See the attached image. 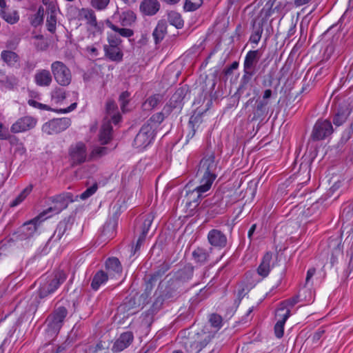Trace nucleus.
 I'll list each match as a JSON object with an SVG mask.
<instances>
[{
  "mask_svg": "<svg viewBox=\"0 0 353 353\" xmlns=\"http://www.w3.org/2000/svg\"><path fill=\"white\" fill-rule=\"evenodd\" d=\"M136 20L137 15L133 11L128 10L120 12L117 8L112 16L111 20L108 19L105 24L107 27L121 37L130 38L134 35V31L125 27H131Z\"/></svg>",
  "mask_w": 353,
  "mask_h": 353,
  "instance_id": "obj_1",
  "label": "nucleus"
},
{
  "mask_svg": "<svg viewBox=\"0 0 353 353\" xmlns=\"http://www.w3.org/2000/svg\"><path fill=\"white\" fill-rule=\"evenodd\" d=\"M179 343L186 353H199L211 341V336L205 332L182 331L178 336Z\"/></svg>",
  "mask_w": 353,
  "mask_h": 353,
  "instance_id": "obj_2",
  "label": "nucleus"
},
{
  "mask_svg": "<svg viewBox=\"0 0 353 353\" xmlns=\"http://www.w3.org/2000/svg\"><path fill=\"white\" fill-rule=\"evenodd\" d=\"M219 161L216 160L214 152H208L200 161L197 176L200 183L205 184V186L212 187V185L218 176Z\"/></svg>",
  "mask_w": 353,
  "mask_h": 353,
  "instance_id": "obj_3",
  "label": "nucleus"
},
{
  "mask_svg": "<svg viewBox=\"0 0 353 353\" xmlns=\"http://www.w3.org/2000/svg\"><path fill=\"white\" fill-rule=\"evenodd\" d=\"M260 59L259 50L247 52L243 62V74L241 79V87L248 85L256 72V65Z\"/></svg>",
  "mask_w": 353,
  "mask_h": 353,
  "instance_id": "obj_4",
  "label": "nucleus"
},
{
  "mask_svg": "<svg viewBox=\"0 0 353 353\" xmlns=\"http://www.w3.org/2000/svg\"><path fill=\"white\" fill-rule=\"evenodd\" d=\"M68 315V310L63 306L57 307L53 312L46 319L47 331L51 335H57Z\"/></svg>",
  "mask_w": 353,
  "mask_h": 353,
  "instance_id": "obj_5",
  "label": "nucleus"
},
{
  "mask_svg": "<svg viewBox=\"0 0 353 353\" xmlns=\"http://www.w3.org/2000/svg\"><path fill=\"white\" fill-rule=\"evenodd\" d=\"M68 158L71 166L75 167L89 161L86 145L79 141L70 145L68 148Z\"/></svg>",
  "mask_w": 353,
  "mask_h": 353,
  "instance_id": "obj_6",
  "label": "nucleus"
},
{
  "mask_svg": "<svg viewBox=\"0 0 353 353\" xmlns=\"http://www.w3.org/2000/svg\"><path fill=\"white\" fill-rule=\"evenodd\" d=\"M51 71L56 82L61 86H68L72 81L69 68L62 61H56L51 64Z\"/></svg>",
  "mask_w": 353,
  "mask_h": 353,
  "instance_id": "obj_7",
  "label": "nucleus"
},
{
  "mask_svg": "<svg viewBox=\"0 0 353 353\" xmlns=\"http://www.w3.org/2000/svg\"><path fill=\"white\" fill-rule=\"evenodd\" d=\"M65 279L66 276L63 272H57L52 279L43 283L40 286L39 289V298L44 299L54 293L59 288L60 285L65 281Z\"/></svg>",
  "mask_w": 353,
  "mask_h": 353,
  "instance_id": "obj_8",
  "label": "nucleus"
},
{
  "mask_svg": "<svg viewBox=\"0 0 353 353\" xmlns=\"http://www.w3.org/2000/svg\"><path fill=\"white\" fill-rule=\"evenodd\" d=\"M333 132L332 125L328 120H318L314 124L311 134L314 141H320L325 139Z\"/></svg>",
  "mask_w": 353,
  "mask_h": 353,
  "instance_id": "obj_9",
  "label": "nucleus"
},
{
  "mask_svg": "<svg viewBox=\"0 0 353 353\" xmlns=\"http://www.w3.org/2000/svg\"><path fill=\"white\" fill-rule=\"evenodd\" d=\"M154 134L151 127L143 125L134 139V146L139 149L145 148L150 144Z\"/></svg>",
  "mask_w": 353,
  "mask_h": 353,
  "instance_id": "obj_10",
  "label": "nucleus"
},
{
  "mask_svg": "<svg viewBox=\"0 0 353 353\" xmlns=\"http://www.w3.org/2000/svg\"><path fill=\"white\" fill-rule=\"evenodd\" d=\"M74 224V219L71 217H67L61 221L50 238V241L54 242L59 241L64 237V239L70 235V231Z\"/></svg>",
  "mask_w": 353,
  "mask_h": 353,
  "instance_id": "obj_11",
  "label": "nucleus"
},
{
  "mask_svg": "<svg viewBox=\"0 0 353 353\" xmlns=\"http://www.w3.org/2000/svg\"><path fill=\"white\" fill-rule=\"evenodd\" d=\"M37 123V119L33 117H22L11 125L10 131L14 134L25 132L33 129Z\"/></svg>",
  "mask_w": 353,
  "mask_h": 353,
  "instance_id": "obj_12",
  "label": "nucleus"
},
{
  "mask_svg": "<svg viewBox=\"0 0 353 353\" xmlns=\"http://www.w3.org/2000/svg\"><path fill=\"white\" fill-rule=\"evenodd\" d=\"M210 188L211 187L207 188L205 184L199 183V185L192 190H189L187 191L185 195L186 204L189 206L192 205L194 207L197 206L201 198L205 196L204 194L209 191Z\"/></svg>",
  "mask_w": 353,
  "mask_h": 353,
  "instance_id": "obj_13",
  "label": "nucleus"
},
{
  "mask_svg": "<svg viewBox=\"0 0 353 353\" xmlns=\"http://www.w3.org/2000/svg\"><path fill=\"white\" fill-rule=\"evenodd\" d=\"M272 95V90L266 89L263 93L262 99L256 100V105L253 111L254 115L252 120H257L265 114L266 112V108L270 103V99L271 98Z\"/></svg>",
  "mask_w": 353,
  "mask_h": 353,
  "instance_id": "obj_14",
  "label": "nucleus"
},
{
  "mask_svg": "<svg viewBox=\"0 0 353 353\" xmlns=\"http://www.w3.org/2000/svg\"><path fill=\"white\" fill-rule=\"evenodd\" d=\"M208 241L212 246L219 249L225 248L228 241L225 234L216 229H212L208 232Z\"/></svg>",
  "mask_w": 353,
  "mask_h": 353,
  "instance_id": "obj_15",
  "label": "nucleus"
},
{
  "mask_svg": "<svg viewBox=\"0 0 353 353\" xmlns=\"http://www.w3.org/2000/svg\"><path fill=\"white\" fill-rule=\"evenodd\" d=\"M134 335L132 332L128 331L122 333L114 343L112 351L119 353L127 348L133 341Z\"/></svg>",
  "mask_w": 353,
  "mask_h": 353,
  "instance_id": "obj_16",
  "label": "nucleus"
},
{
  "mask_svg": "<svg viewBox=\"0 0 353 353\" xmlns=\"http://www.w3.org/2000/svg\"><path fill=\"white\" fill-rule=\"evenodd\" d=\"M277 315L281 316V319L275 324L274 330L275 336L278 339H281L284 334L285 323L290 316V310L289 308L285 310L283 307H281L278 310Z\"/></svg>",
  "mask_w": 353,
  "mask_h": 353,
  "instance_id": "obj_17",
  "label": "nucleus"
},
{
  "mask_svg": "<svg viewBox=\"0 0 353 353\" xmlns=\"http://www.w3.org/2000/svg\"><path fill=\"white\" fill-rule=\"evenodd\" d=\"M212 248L205 249L198 247L194 249L192 253V259L197 265H203L210 260V254L212 252Z\"/></svg>",
  "mask_w": 353,
  "mask_h": 353,
  "instance_id": "obj_18",
  "label": "nucleus"
},
{
  "mask_svg": "<svg viewBox=\"0 0 353 353\" xmlns=\"http://www.w3.org/2000/svg\"><path fill=\"white\" fill-rule=\"evenodd\" d=\"M34 81L39 87H49L52 82V76L49 70L40 69L35 72Z\"/></svg>",
  "mask_w": 353,
  "mask_h": 353,
  "instance_id": "obj_19",
  "label": "nucleus"
},
{
  "mask_svg": "<svg viewBox=\"0 0 353 353\" xmlns=\"http://www.w3.org/2000/svg\"><path fill=\"white\" fill-rule=\"evenodd\" d=\"M161 7L158 0H143L139 6L141 12L146 16L156 14Z\"/></svg>",
  "mask_w": 353,
  "mask_h": 353,
  "instance_id": "obj_20",
  "label": "nucleus"
},
{
  "mask_svg": "<svg viewBox=\"0 0 353 353\" xmlns=\"http://www.w3.org/2000/svg\"><path fill=\"white\" fill-rule=\"evenodd\" d=\"M105 269L110 278L120 276L122 272L121 263L116 257L109 258L106 260Z\"/></svg>",
  "mask_w": 353,
  "mask_h": 353,
  "instance_id": "obj_21",
  "label": "nucleus"
},
{
  "mask_svg": "<svg viewBox=\"0 0 353 353\" xmlns=\"http://www.w3.org/2000/svg\"><path fill=\"white\" fill-rule=\"evenodd\" d=\"M68 202L64 195H57L52 198V205L44 212L46 214L48 212H52L54 214H58L61 212L63 209L66 208Z\"/></svg>",
  "mask_w": 353,
  "mask_h": 353,
  "instance_id": "obj_22",
  "label": "nucleus"
},
{
  "mask_svg": "<svg viewBox=\"0 0 353 353\" xmlns=\"http://www.w3.org/2000/svg\"><path fill=\"white\" fill-rule=\"evenodd\" d=\"M272 259V254L271 252L265 253L257 268V273L263 278L268 276L270 272V263Z\"/></svg>",
  "mask_w": 353,
  "mask_h": 353,
  "instance_id": "obj_23",
  "label": "nucleus"
},
{
  "mask_svg": "<svg viewBox=\"0 0 353 353\" xmlns=\"http://www.w3.org/2000/svg\"><path fill=\"white\" fill-rule=\"evenodd\" d=\"M168 25L165 20H160L158 21L155 27L152 36L156 44L159 43L165 37L167 34Z\"/></svg>",
  "mask_w": 353,
  "mask_h": 353,
  "instance_id": "obj_24",
  "label": "nucleus"
},
{
  "mask_svg": "<svg viewBox=\"0 0 353 353\" xmlns=\"http://www.w3.org/2000/svg\"><path fill=\"white\" fill-rule=\"evenodd\" d=\"M109 277L106 272L103 270L97 271L92 279L90 285L92 289L94 291L98 290L102 285H104L108 281Z\"/></svg>",
  "mask_w": 353,
  "mask_h": 353,
  "instance_id": "obj_25",
  "label": "nucleus"
},
{
  "mask_svg": "<svg viewBox=\"0 0 353 353\" xmlns=\"http://www.w3.org/2000/svg\"><path fill=\"white\" fill-rule=\"evenodd\" d=\"M112 127L110 121L103 123L100 129L99 139L101 144L105 145L110 142L112 139Z\"/></svg>",
  "mask_w": 353,
  "mask_h": 353,
  "instance_id": "obj_26",
  "label": "nucleus"
},
{
  "mask_svg": "<svg viewBox=\"0 0 353 353\" xmlns=\"http://www.w3.org/2000/svg\"><path fill=\"white\" fill-rule=\"evenodd\" d=\"M105 56L112 61H121L123 54L121 47H113L104 46L103 47Z\"/></svg>",
  "mask_w": 353,
  "mask_h": 353,
  "instance_id": "obj_27",
  "label": "nucleus"
},
{
  "mask_svg": "<svg viewBox=\"0 0 353 353\" xmlns=\"http://www.w3.org/2000/svg\"><path fill=\"white\" fill-rule=\"evenodd\" d=\"M1 59L8 66H14L19 61L18 54L10 50H3L1 53Z\"/></svg>",
  "mask_w": 353,
  "mask_h": 353,
  "instance_id": "obj_28",
  "label": "nucleus"
},
{
  "mask_svg": "<svg viewBox=\"0 0 353 353\" xmlns=\"http://www.w3.org/2000/svg\"><path fill=\"white\" fill-rule=\"evenodd\" d=\"M0 16L10 24L16 23L19 20V16L17 11H8L6 7L1 8Z\"/></svg>",
  "mask_w": 353,
  "mask_h": 353,
  "instance_id": "obj_29",
  "label": "nucleus"
},
{
  "mask_svg": "<svg viewBox=\"0 0 353 353\" xmlns=\"http://www.w3.org/2000/svg\"><path fill=\"white\" fill-rule=\"evenodd\" d=\"M350 110L348 108H339L333 118V123L336 126H340L345 122L348 116L350 115Z\"/></svg>",
  "mask_w": 353,
  "mask_h": 353,
  "instance_id": "obj_30",
  "label": "nucleus"
},
{
  "mask_svg": "<svg viewBox=\"0 0 353 353\" xmlns=\"http://www.w3.org/2000/svg\"><path fill=\"white\" fill-rule=\"evenodd\" d=\"M168 21L170 25L178 29L182 28L184 24L181 14L175 11H171L168 14Z\"/></svg>",
  "mask_w": 353,
  "mask_h": 353,
  "instance_id": "obj_31",
  "label": "nucleus"
},
{
  "mask_svg": "<svg viewBox=\"0 0 353 353\" xmlns=\"http://www.w3.org/2000/svg\"><path fill=\"white\" fill-rule=\"evenodd\" d=\"M163 96L156 94L150 96L143 103V108L145 110H150L157 107L162 101Z\"/></svg>",
  "mask_w": 353,
  "mask_h": 353,
  "instance_id": "obj_32",
  "label": "nucleus"
},
{
  "mask_svg": "<svg viewBox=\"0 0 353 353\" xmlns=\"http://www.w3.org/2000/svg\"><path fill=\"white\" fill-rule=\"evenodd\" d=\"M165 119V116L162 112H157L153 114L150 119L144 124V125H148L152 129V132H155L159 125L163 122Z\"/></svg>",
  "mask_w": 353,
  "mask_h": 353,
  "instance_id": "obj_33",
  "label": "nucleus"
},
{
  "mask_svg": "<svg viewBox=\"0 0 353 353\" xmlns=\"http://www.w3.org/2000/svg\"><path fill=\"white\" fill-rule=\"evenodd\" d=\"M33 188L32 185H29L24 188L21 193L10 203L12 208L16 207L21 203L30 194Z\"/></svg>",
  "mask_w": 353,
  "mask_h": 353,
  "instance_id": "obj_34",
  "label": "nucleus"
},
{
  "mask_svg": "<svg viewBox=\"0 0 353 353\" xmlns=\"http://www.w3.org/2000/svg\"><path fill=\"white\" fill-rule=\"evenodd\" d=\"M81 15L87 20V23L92 27H97V21L94 12L92 9L83 8Z\"/></svg>",
  "mask_w": 353,
  "mask_h": 353,
  "instance_id": "obj_35",
  "label": "nucleus"
},
{
  "mask_svg": "<svg viewBox=\"0 0 353 353\" xmlns=\"http://www.w3.org/2000/svg\"><path fill=\"white\" fill-rule=\"evenodd\" d=\"M194 274V267L191 265H185L179 272V278L181 281L186 282L190 280Z\"/></svg>",
  "mask_w": 353,
  "mask_h": 353,
  "instance_id": "obj_36",
  "label": "nucleus"
},
{
  "mask_svg": "<svg viewBox=\"0 0 353 353\" xmlns=\"http://www.w3.org/2000/svg\"><path fill=\"white\" fill-rule=\"evenodd\" d=\"M108 153V148L96 146L93 148L89 154V161L98 159Z\"/></svg>",
  "mask_w": 353,
  "mask_h": 353,
  "instance_id": "obj_37",
  "label": "nucleus"
},
{
  "mask_svg": "<svg viewBox=\"0 0 353 353\" xmlns=\"http://www.w3.org/2000/svg\"><path fill=\"white\" fill-rule=\"evenodd\" d=\"M38 221L37 219H32L22 226L23 232L25 233L26 236H32L37 230V223Z\"/></svg>",
  "mask_w": 353,
  "mask_h": 353,
  "instance_id": "obj_38",
  "label": "nucleus"
},
{
  "mask_svg": "<svg viewBox=\"0 0 353 353\" xmlns=\"http://www.w3.org/2000/svg\"><path fill=\"white\" fill-rule=\"evenodd\" d=\"M203 4V0H185L183 10L185 12H194L198 10Z\"/></svg>",
  "mask_w": 353,
  "mask_h": 353,
  "instance_id": "obj_39",
  "label": "nucleus"
},
{
  "mask_svg": "<svg viewBox=\"0 0 353 353\" xmlns=\"http://www.w3.org/2000/svg\"><path fill=\"white\" fill-rule=\"evenodd\" d=\"M57 18L55 10L50 11V14L48 15L46 19L47 29L51 33H54L56 31Z\"/></svg>",
  "mask_w": 353,
  "mask_h": 353,
  "instance_id": "obj_40",
  "label": "nucleus"
},
{
  "mask_svg": "<svg viewBox=\"0 0 353 353\" xmlns=\"http://www.w3.org/2000/svg\"><path fill=\"white\" fill-rule=\"evenodd\" d=\"M170 266L168 263H163L159 267L158 270L151 275L150 280L152 281H157L158 279L164 275L165 273L170 269Z\"/></svg>",
  "mask_w": 353,
  "mask_h": 353,
  "instance_id": "obj_41",
  "label": "nucleus"
},
{
  "mask_svg": "<svg viewBox=\"0 0 353 353\" xmlns=\"http://www.w3.org/2000/svg\"><path fill=\"white\" fill-rule=\"evenodd\" d=\"M153 218H154V216L152 214H147L145 216V219L141 225V232L140 235L145 236V237L146 236V235L150 230V228L152 225Z\"/></svg>",
  "mask_w": 353,
  "mask_h": 353,
  "instance_id": "obj_42",
  "label": "nucleus"
},
{
  "mask_svg": "<svg viewBox=\"0 0 353 353\" xmlns=\"http://www.w3.org/2000/svg\"><path fill=\"white\" fill-rule=\"evenodd\" d=\"M130 97V93L128 91L123 92L119 95V101L120 103L121 109L123 113H125L129 110L128 109L127 106L129 103Z\"/></svg>",
  "mask_w": 353,
  "mask_h": 353,
  "instance_id": "obj_43",
  "label": "nucleus"
},
{
  "mask_svg": "<svg viewBox=\"0 0 353 353\" xmlns=\"http://www.w3.org/2000/svg\"><path fill=\"white\" fill-rule=\"evenodd\" d=\"M43 14L44 9L43 7L40 6L37 10L36 14H34L32 18L31 24L34 27L41 25L43 21Z\"/></svg>",
  "mask_w": 353,
  "mask_h": 353,
  "instance_id": "obj_44",
  "label": "nucleus"
},
{
  "mask_svg": "<svg viewBox=\"0 0 353 353\" xmlns=\"http://www.w3.org/2000/svg\"><path fill=\"white\" fill-rule=\"evenodd\" d=\"M353 214V203H349L343 205L341 217L343 219L349 220L352 218Z\"/></svg>",
  "mask_w": 353,
  "mask_h": 353,
  "instance_id": "obj_45",
  "label": "nucleus"
},
{
  "mask_svg": "<svg viewBox=\"0 0 353 353\" xmlns=\"http://www.w3.org/2000/svg\"><path fill=\"white\" fill-rule=\"evenodd\" d=\"M65 92L62 88H57L52 92V99L56 103L63 101L65 99Z\"/></svg>",
  "mask_w": 353,
  "mask_h": 353,
  "instance_id": "obj_46",
  "label": "nucleus"
},
{
  "mask_svg": "<svg viewBox=\"0 0 353 353\" xmlns=\"http://www.w3.org/2000/svg\"><path fill=\"white\" fill-rule=\"evenodd\" d=\"M199 119L197 117H191L190 121L188 122V127L190 128V132L187 134V139H192L195 133L196 129L195 128V125L198 123Z\"/></svg>",
  "mask_w": 353,
  "mask_h": 353,
  "instance_id": "obj_47",
  "label": "nucleus"
},
{
  "mask_svg": "<svg viewBox=\"0 0 353 353\" xmlns=\"http://www.w3.org/2000/svg\"><path fill=\"white\" fill-rule=\"evenodd\" d=\"M199 119L197 117H191L190 121L188 122V127L190 128V132L187 134V139H192L195 133L196 129L195 128V125L198 123Z\"/></svg>",
  "mask_w": 353,
  "mask_h": 353,
  "instance_id": "obj_48",
  "label": "nucleus"
},
{
  "mask_svg": "<svg viewBox=\"0 0 353 353\" xmlns=\"http://www.w3.org/2000/svg\"><path fill=\"white\" fill-rule=\"evenodd\" d=\"M120 35H117L116 34H108V46H113V47H121L122 40L119 37Z\"/></svg>",
  "mask_w": 353,
  "mask_h": 353,
  "instance_id": "obj_49",
  "label": "nucleus"
},
{
  "mask_svg": "<svg viewBox=\"0 0 353 353\" xmlns=\"http://www.w3.org/2000/svg\"><path fill=\"white\" fill-rule=\"evenodd\" d=\"M57 128L58 127L56 125V123H54V121H51L50 122L46 123L42 126L43 132L48 134L57 133L59 132Z\"/></svg>",
  "mask_w": 353,
  "mask_h": 353,
  "instance_id": "obj_50",
  "label": "nucleus"
},
{
  "mask_svg": "<svg viewBox=\"0 0 353 353\" xmlns=\"http://www.w3.org/2000/svg\"><path fill=\"white\" fill-rule=\"evenodd\" d=\"M106 348L103 346L102 342L98 343L95 346H90L85 353H106Z\"/></svg>",
  "mask_w": 353,
  "mask_h": 353,
  "instance_id": "obj_51",
  "label": "nucleus"
},
{
  "mask_svg": "<svg viewBox=\"0 0 353 353\" xmlns=\"http://www.w3.org/2000/svg\"><path fill=\"white\" fill-rule=\"evenodd\" d=\"M110 0H91V6L98 10H104L109 4Z\"/></svg>",
  "mask_w": 353,
  "mask_h": 353,
  "instance_id": "obj_52",
  "label": "nucleus"
},
{
  "mask_svg": "<svg viewBox=\"0 0 353 353\" xmlns=\"http://www.w3.org/2000/svg\"><path fill=\"white\" fill-rule=\"evenodd\" d=\"M97 188H98V187H97V185L96 183L92 185L90 188H87L83 192H82L79 195V198L81 200L87 199L88 198H89L90 196H91L92 195H93L96 192Z\"/></svg>",
  "mask_w": 353,
  "mask_h": 353,
  "instance_id": "obj_53",
  "label": "nucleus"
},
{
  "mask_svg": "<svg viewBox=\"0 0 353 353\" xmlns=\"http://www.w3.org/2000/svg\"><path fill=\"white\" fill-rule=\"evenodd\" d=\"M262 32H263V28H262L261 26H259L251 34V36L250 37V42L253 43H255V44H258V43L259 42V41H260V39L261 38Z\"/></svg>",
  "mask_w": 353,
  "mask_h": 353,
  "instance_id": "obj_54",
  "label": "nucleus"
},
{
  "mask_svg": "<svg viewBox=\"0 0 353 353\" xmlns=\"http://www.w3.org/2000/svg\"><path fill=\"white\" fill-rule=\"evenodd\" d=\"M210 322L212 326L216 328H220L222 324V318L220 315L213 314L210 318Z\"/></svg>",
  "mask_w": 353,
  "mask_h": 353,
  "instance_id": "obj_55",
  "label": "nucleus"
},
{
  "mask_svg": "<svg viewBox=\"0 0 353 353\" xmlns=\"http://www.w3.org/2000/svg\"><path fill=\"white\" fill-rule=\"evenodd\" d=\"M145 239V236H143L141 235H140L139 236V239H137L136 245L134 246L132 245L131 248L130 256H134L137 254V252L140 250V248L141 247Z\"/></svg>",
  "mask_w": 353,
  "mask_h": 353,
  "instance_id": "obj_56",
  "label": "nucleus"
},
{
  "mask_svg": "<svg viewBox=\"0 0 353 353\" xmlns=\"http://www.w3.org/2000/svg\"><path fill=\"white\" fill-rule=\"evenodd\" d=\"M54 123L59 129L64 130L70 125L71 121L68 118H63L55 120Z\"/></svg>",
  "mask_w": 353,
  "mask_h": 353,
  "instance_id": "obj_57",
  "label": "nucleus"
},
{
  "mask_svg": "<svg viewBox=\"0 0 353 353\" xmlns=\"http://www.w3.org/2000/svg\"><path fill=\"white\" fill-rule=\"evenodd\" d=\"M347 255H350V261L347 269L344 271L346 278H348L353 272V251L347 252Z\"/></svg>",
  "mask_w": 353,
  "mask_h": 353,
  "instance_id": "obj_58",
  "label": "nucleus"
},
{
  "mask_svg": "<svg viewBox=\"0 0 353 353\" xmlns=\"http://www.w3.org/2000/svg\"><path fill=\"white\" fill-rule=\"evenodd\" d=\"M28 103L29 105L34 107L35 108L40 109V110H51V108L49 106H48L47 105L41 103L37 102L33 99H29L28 101Z\"/></svg>",
  "mask_w": 353,
  "mask_h": 353,
  "instance_id": "obj_59",
  "label": "nucleus"
},
{
  "mask_svg": "<svg viewBox=\"0 0 353 353\" xmlns=\"http://www.w3.org/2000/svg\"><path fill=\"white\" fill-rule=\"evenodd\" d=\"M325 333V330L322 328H320L319 330H317L311 336V340H312V342L313 343H318L321 337L323 336V335Z\"/></svg>",
  "mask_w": 353,
  "mask_h": 353,
  "instance_id": "obj_60",
  "label": "nucleus"
},
{
  "mask_svg": "<svg viewBox=\"0 0 353 353\" xmlns=\"http://www.w3.org/2000/svg\"><path fill=\"white\" fill-rule=\"evenodd\" d=\"M239 66V63L236 61H234L230 65L227 66L223 70V73L225 76H229L232 74L234 70L237 69Z\"/></svg>",
  "mask_w": 353,
  "mask_h": 353,
  "instance_id": "obj_61",
  "label": "nucleus"
},
{
  "mask_svg": "<svg viewBox=\"0 0 353 353\" xmlns=\"http://www.w3.org/2000/svg\"><path fill=\"white\" fill-rule=\"evenodd\" d=\"M117 109V105L113 100H108L106 103V111L108 114L113 113Z\"/></svg>",
  "mask_w": 353,
  "mask_h": 353,
  "instance_id": "obj_62",
  "label": "nucleus"
},
{
  "mask_svg": "<svg viewBox=\"0 0 353 353\" xmlns=\"http://www.w3.org/2000/svg\"><path fill=\"white\" fill-rule=\"evenodd\" d=\"M8 138V130L0 122V140L7 139Z\"/></svg>",
  "mask_w": 353,
  "mask_h": 353,
  "instance_id": "obj_63",
  "label": "nucleus"
},
{
  "mask_svg": "<svg viewBox=\"0 0 353 353\" xmlns=\"http://www.w3.org/2000/svg\"><path fill=\"white\" fill-rule=\"evenodd\" d=\"M315 273L316 269L314 268H310L308 269L305 278V284H308L310 282L312 278L315 274Z\"/></svg>",
  "mask_w": 353,
  "mask_h": 353,
  "instance_id": "obj_64",
  "label": "nucleus"
}]
</instances>
